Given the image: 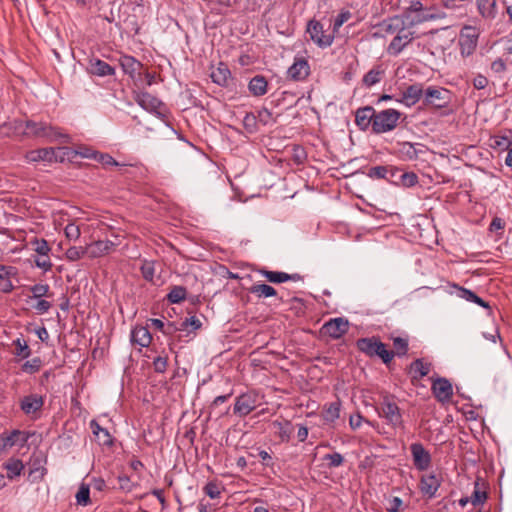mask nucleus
I'll list each match as a JSON object with an SVG mask.
<instances>
[{
	"label": "nucleus",
	"instance_id": "bf43d9fd",
	"mask_svg": "<svg viewBox=\"0 0 512 512\" xmlns=\"http://www.w3.org/2000/svg\"><path fill=\"white\" fill-rule=\"evenodd\" d=\"M323 460L328 461L329 468H336L344 463V457L338 452L326 454Z\"/></svg>",
	"mask_w": 512,
	"mask_h": 512
},
{
	"label": "nucleus",
	"instance_id": "37998d69",
	"mask_svg": "<svg viewBox=\"0 0 512 512\" xmlns=\"http://www.w3.org/2000/svg\"><path fill=\"white\" fill-rule=\"evenodd\" d=\"M411 370L418 375V378H423L430 373L431 364L424 362L422 359H416L411 364Z\"/></svg>",
	"mask_w": 512,
	"mask_h": 512
},
{
	"label": "nucleus",
	"instance_id": "2f4dec72",
	"mask_svg": "<svg viewBox=\"0 0 512 512\" xmlns=\"http://www.w3.org/2000/svg\"><path fill=\"white\" fill-rule=\"evenodd\" d=\"M29 438V435L20 430H13L8 436L0 438V441L4 444V449L9 446L12 447L18 442L24 445Z\"/></svg>",
	"mask_w": 512,
	"mask_h": 512
},
{
	"label": "nucleus",
	"instance_id": "0e129e2a",
	"mask_svg": "<svg viewBox=\"0 0 512 512\" xmlns=\"http://www.w3.org/2000/svg\"><path fill=\"white\" fill-rule=\"evenodd\" d=\"M204 492L207 496H209L211 499H216L220 496L221 490L218 485V483L214 481L208 482L204 487Z\"/></svg>",
	"mask_w": 512,
	"mask_h": 512
},
{
	"label": "nucleus",
	"instance_id": "7c9ffc66",
	"mask_svg": "<svg viewBox=\"0 0 512 512\" xmlns=\"http://www.w3.org/2000/svg\"><path fill=\"white\" fill-rule=\"evenodd\" d=\"M151 339L149 330L143 326L135 327L131 331V341L141 347L149 346Z\"/></svg>",
	"mask_w": 512,
	"mask_h": 512
},
{
	"label": "nucleus",
	"instance_id": "423d86ee",
	"mask_svg": "<svg viewBox=\"0 0 512 512\" xmlns=\"http://www.w3.org/2000/svg\"><path fill=\"white\" fill-rule=\"evenodd\" d=\"M479 33L473 26L462 28L459 36L460 53L463 57H468L474 53L478 44Z\"/></svg>",
	"mask_w": 512,
	"mask_h": 512
},
{
	"label": "nucleus",
	"instance_id": "f03ea898",
	"mask_svg": "<svg viewBox=\"0 0 512 512\" xmlns=\"http://www.w3.org/2000/svg\"><path fill=\"white\" fill-rule=\"evenodd\" d=\"M402 113L388 108L375 113L373 133L384 134L393 131L399 124Z\"/></svg>",
	"mask_w": 512,
	"mask_h": 512
},
{
	"label": "nucleus",
	"instance_id": "58836bf2",
	"mask_svg": "<svg viewBox=\"0 0 512 512\" xmlns=\"http://www.w3.org/2000/svg\"><path fill=\"white\" fill-rule=\"evenodd\" d=\"M187 290L183 286H173L166 298L171 304H178L186 299Z\"/></svg>",
	"mask_w": 512,
	"mask_h": 512
},
{
	"label": "nucleus",
	"instance_id": "13d9d810",
	"mask_svg": "<svg viewBox=\"0 0 512 512\" xmlns=\"http://www.w3.org/2000/svg\"><path fill=\"white\" fill-rule=\"evenodd\" d=\"M389 171V166H374L369 169L368 176L372 179H386Z\"/></svg>",
	"mask_w": 512,
	"mask_h": 512
},
{
	"label": "nucleus",
	"instance_id": "e433bc0d",
	"mask_svg": "<svg viewBox=\"0 0 512 512\" xmlns=\"http://www.w3.org/2000/svg\"><path fill=\"white\" fill-rule=\"evenodd\" d=\"M384 75V70L381 66H377L369 70L363 77L362 82L365 86L371 87L379 83Z\"/></svg>",
	"mask_w": 512,
	"mask_h": 512
},
{
	"label": "nucleus",
	"instance_id": "0eeeda50",
	"mask_svg": "<svg viewBox=\"0 0 512 512\" xmlns=\"http://www.w3.org/2000/svg\"><path fill=\"white\" fill-rule=\"evenodd\" d=\"M380 417L385 418L387 423L393 427L402 426V414L395 401L389 397H384L380 405Z\"/></svg>",
	"mask_w": 512,
	"mask_h": 512
},
{
	"label": "nucleus",
	"instance_id": "7ed1b4c3",
	"mask_svg": "<svg viewBox=\"0 0 512 512\" xmlns=\"http://www.w3.org/2000/svg\"><path fill=\"white\" fill-rule=\"evenodd\" d=\"M452 101V92L439 86H428L424 91L423 104L435 109L447 108Z\"/></svg>",
	"mask_w": 512,
	"mask_h": 512
},
{
	"label": "nucleus",
	"instance_id": "393cba45",
	"mask_svg": "<svg viewBox=\"0 0 512 512\" xmlns=\"http://www.w3.org/2000/svg\"><path fill=\"white\" fill-rule=\"evenodd\" d=\"M453 287L456 289V294L459 298L475 303L487 310H491L489 303L476 295L472 290L460 287L456 284L453 285Z\"/></svg>",
	"mask_w": 512,
	"mask_h": 512
},
{
	"label": "nucleus",
	"instance_id": "052dcab7",
	"mask_svg": "<svg viewBox=\"0 0 512 512\" xmlns=\"http://www.w3.org/2000/svg\"><path fill=\"white\" fill-rule=\"evenodd\" d=\"M351 18V12L348 10L341 11L333 21V32H338L342 25Z\"/></svg>",
	"mask_w": 512,
	"mask_h": 512
},
{
	"label": "nucleus",
	"instance_id": "8fccbe9b",
	"mask_svg": "<svg viewBox=\"0 0 512 512\" xmlns=\"http://www.w3.org/2000/svg\"><path fill=\"white\" fill-rule=\"evenodd\" d=\"M491 146L494 149L508 151L509 149L512 148V140L507 136L496 135V136L492 137Z\"/></svg>",
	"mask_w": 512,
	"mask_h": 512
},
{
	"label": "nucleus",
	"instance_id": "f704fd0d",
	"mask_svg": "<svg viewBox=\"0 0 512 512\" xmlns=\"http://www.w3.org/2000/svg\"><path fill=\"white\" fill-rule=\"evenodd\" d=\"M479 13L484 18H494L496 16V0H476Z\"/></svg>",
	"mask_w": 512,
	"mask_h": 512
},
{
	"label": "nucleus",
	"instance_id": "a878e982",
	"mask_svg": "<svg viewBox=\"0 0 512 512\" xmlns=\"http://www.w3.org/2000/svg\"><path fill=\"white\" fill-rule=\"evenodd\" d=\"M90 428L92 429V432L100 445L107 447L113 445V437L109 431L106 428L101 427L96 420H92L90 422Z\"/></svg>",
	"mask_w": 512,
	"mask_h": 512
},
{
	"label": "nucleus",
	"instance_id": "09e8293b",
	"mask_svg": "<svg viewBox=\"0 0 512 512\" xmlns=\"http://www.w3.org/2000/svg\"><path fill=\"white\" fill-rule=\"evenodd\" d=\"M140 271L142 277L148 281L153 282L155 275V262L150 260H143L142 265L140 267Z\"/></svg>",
	"mask_w": 512,
	"mask_h": 512
},
{
	"label": "nucleus",
	"instance_id": "a19ab883",
	"mask_svg": "<svg viewBox=\"0 0 512 512\" xmlns=\"http://www.w3.org/2000/svg\"><path fill=\"white\" fill-rule=\"evenodd\" d=\"M392 341H393V348H394L392 351L394 353V357L395 356H397V357L406 356L407 352H408V346H409L408 339L403 338V337H393Z\"/></svg>",
	"mask_w": 512,
	"mask_h": 512
},
{
	"label": "nucleus",
	"instance_id": "69168bd1",
	"mask_svg": "<svg viewBox=\"0 0 512 512\" xmlns=\"http://www.w3.org/2000/svg\"><path fill=\"white\" fill-rule=\"evenodd\" d=\"M501 57L512 67V39H506L502 42Z\"/></svg>",
	"mask_w": 512,
	"mask_h": 512
},
{
	"label": "nucleus",
	"instance_id": "c756f323",
	"mask_svg": "<svg viewBox=\"0 0 512 512\" xmlns=\"http://www.w3.org/2000/svg\"><path fill=\"white\" fill-rule=\"evenodd\" d=\"M230 77L231 72L223 63H220L219 66L211 72L212 81L219 86H228Z\"/></svg>",
	"mask_w": 512,
	"mask_h": 512
},
{
	"label": "nucleus",
	"instance_id": "49530a36",
	"mask_svg": "<svg viewBox=\"0 0 512 512\" xmlns=\"http://www.w3.org/2000/svg\"><path fill=\"white\" fill-rule=\"evenodd\" d=\"M84 256H87L86 247L72 246L65 252V257L70 262L80 260Z\"/></svg>",
	"mask_w": 512,
	"mask_h": 512
},
{
	"label": "nucleus",
	"instance_id": "4468645a",
	"mask_svg": "<svg viewBox=\"0 0 512 512\" xmlns=\"http://www.w3.org/2000/svg\"><path fill=\"white\" fill-rule=\"evenodd\" d=\"M376 110L372 106L358 108L355 112V124L361 131L370 127L373 130Z\"/></svg>",
	"mask_w": 512,
	"mask_h": 512
},
{
	"label": "nucleus",
	"instance_id": "680f3d73",
	"mask_svg": "<svg viewBox=\"0 0 512 512\" xmlns=\"http://www.w3.org/2000/svg\"><path fill=\"white\" fill-rule=\"evenodd\" d=\"M153 368L156 373H164L168 366V356L159 355L153 359Z\"/></svg>",
	"mask_w": 512,
	"mask_h": 512
},
{
	"label": "nucleus",
	"instance_id": "412c9836",
	"mask_svg": "<svg viewBox=\"0 0 512 512\" xmlns=\"http://www.w3.org/2000/svg\"><path fill=\"white\" fill-rule=\"evenodd\" d=\"M119 65L123 72L132 79L136 78L137 73L142 68V63L130 55H122L119 58Z\"/></svg>",
	"mask_w": 512,
	"mask_h": 512
},
{
	"label": "nucleus",
	"instance_id": "603ef678",
	"mask_svg": "<svg viewBox=\"0 0 512 512\" xmlns=\"http://www.w3.org/2000/svg\"><path fill=\"white\" fill-rule=\"evenodd\" d=\"M32 298L41 299L42 297L49 296L50 286L46 283H37L30 287Z\"/></svg>",
	"mask_w": 512,
	"mask_h": 512
},
{
	"label": "nucleus",
	"instance_id": "473e14b6",
	"mask_svg": "<svg viewBox=\"0 0 512 512\" xmlns=\"http://www.w3.org/2000/svg\"><path fill=\"white\" fill-rule=\"evenodd\" d=\"M273 427L277 430V435L281 442H288L293 433V426L290 421H274Z\"/></svg>",
	"mask_w": 512,
	"mask_h": 512
},
{
	"label": "nucleus",
	"instance_id": "2eb2a0df",
	"mask_svg": "<svg viewBox=\"0 0 512 512\" xmlns=\"http://www.w3.org/2000/svg\"><path fill=\"white\" fill-rule=\"evenodd\" d=\"M256 406V398L254 395L249 393L242 394L236 398L233 411L240 417H244L255 410Z\"/></svg>",
	"mask_w": 512,
	"mask_h": 512
},
{
	"label": "nucleus",
	"instance_id": "79ce46f5",
	"mask_svg": "<svg viewBox=\"0 0 512 512\" xmlns=\"http://www.w3.org/2000/svg\"><path fill=\"white\" fill-rule=\"evenodd\" d=\"M76 503L81 506H87L91 503L90 500V485L81 483L75 495Z\"/></svg>",
	"mask_w": 512,
	"mask_h": 512
},
{
	"label": "nucleus",
	"instance_id": "a211bd4d",
	"mask_svg": "<svg viewBox=\"0 0 512 512\" xmlns=\"http://www.w3.org/2000/svg\"><path fill=\"white\" fill-rule=\"evenodd\" d=\"M134 99L140 107L149 112H156L162 105L157 97L146 91L136 92Z\"/></svg>",
	"mask_w": 512,
	"mask_h": 512
},
{
	"label": "nucleus",
	"instance_id": "4d7b16f0",
	"mask_svg": "<svg viewBox=\"0 0 512 512\" xmlns=\"http://www.w3.org/2000/svg\"><path fill=\"white\" fill-rule=\"evenodd\" d=\"M13 344L16 346L15 355L21 358H28L31 354V350L27 345L26 341L17 338Z\"/></svg>",
	"mask_w": 512,
	"mask_h": 512
},
{
	"label": "nucleus",
	"instance_id": "3c124183",
	"mask_svg": "<svg viewBox=\"0 0 512 512\" xmlns=\"http://www.w3.org/2000/svg\"><path fill=\"white\" fill-rule=\"evenodd\" d=\"M34 265L43 270L44 272H48L52 269V261L50 258V253H46V256H42L41 254H36L34 256Z\"/></svg>",
	"mask_w": 512,
	"mask_h": 512
},
{
	"label": "nucleus",
	"instance_id": "338daca9",
	"mask_svg": "<svg viewBox=\"0 0 512 512\" xmlns=\"http://www.w3.org/2000/svg\"><path fill=\"white\" fill-rule=\"evenodd\" d=\"M402 505H403L402 499L400 497L394 496L389 500L386 510H387V512H402L401 511Z\"/></svg>",
	"mask_w": 512,
	"mask_h": 512
},
{
	"label": "nucleus",
	"instance_id": "cd10ccee",
	"mask_svg": "<svg viewBox=\"0 0 512 512\" xmlns=\"http://www.w3.org/2000/svg\"><path fill=\"white\" fill-rule=\"evenodd\" d=\"M422 147L419 143L402 142L399 143L398 153L404 160H414L422 152Z\"/></svg>",
	"mask_w": 512,
	"mask_h": 512
},
{
	"label": "nucleus",
	"instance_id": "1a4fd4ad",
	"mask_svg": "<svg viewBox=\"0 0 512 512\" xmlns=\"http://www.w3.org/2000/svg\"><path fill=\"white\" fill-rule=\"evenodd\" d=\"M431 391L436 400L440 403H448L453 396V386L444 377H437L432 380Z\"/></svg>",
	"mask_w": 512,
	"mask_h": 512
},
{
	"label": "nucleus",
	"instance_id": "c85d7f7f",
	"mask_svg": "<svg viewBox=\"0 0 512 512\" xmlns=\"http://www.w3.org/2000/svg\"><path fill=\"white\" fill-rule=\"evenodd\" d=\"M268 82L262 75H256L249 81L248 89L253 96L260 97L267 93Z\"/></svg>",
	"mask_w": 512,
	"mask_h": 512
},
{
	"label": "nucleus",
	"instance_id": "774afa93",
	"mask_svg": "<svg viewBox=\"0 0 512 512\" xmlns=\"http://www.w3.org/2000/svg\"><path fill=\"white\" fill-rule=\"evenodd\" d=\"M51 306L52 304L49 301L44 299H38L37 303L32 307L37 314H45L50 310Z\"/></svg>",
	"mask_w": 512,
	"mask_h": 512
},
{
	"label": "nucleus",
	"instance_id": "20e7f679",
	"mask_svg": "<svg viewBox=\"0 0 512 512\" xmlns=\"http://www.w3.org/2000/svg\"><path fill=\"white\" fill-rule=\"evenodd\" d=\"M306 33L309 34L310 40L320 48H327L334 41V36L327 34L324 31L323 24L316 19H311L307 22Z\"/></svg>",
	"mask_w": 512,
	"mask_h": 512
},
{
	"label": "nucleus",
	"instance_id": "6e6552de",
	"mask_svg": "<svg viewBox=\"0 0 512 512\" xmlns=\"http://www.w3.org/2000/svg\"><path fill=\"white\" fill-rule=\"evenodd\" d=\"M25 127L27 129V134L33 135L35 137H43L48 140H54L58 137L64 136L58 132L55 127H52L46 122L27 121Z\"/></svg>",
	"mask_w": 512,
	"mask_h": 512
},
{
	"label": "nucleus",
	"instance_id": "f3484780",
	"mask_svg": "<svg viewBox=\"0 0 512 512\" xmlns=\"http://www.w3.org/2000/svg\"><path fill=\"white\" fill-rule=\"evenodd\" d=\"M85 247L89 258H99L109 254L114 249L115 244L110 240H98Z\"/></svg>",
	"mask_w": 512,
	"mask_h": 512
},
{
	"label": "nucleus",
	"instance_id": "ea45409f",
	"mask_svg": "<svg viewBox=\"0 0 512 512\" xmlns=\"http://www.w3.org/2000/svg\"><path fill=\"white\" fill-rule=\"evenodd\" d=\"M29 245L36 254H41L42 256H46V253L51 252V247L43 238L34 237L30 240Z\"/></svg>",
	"mask_w": 512,
	"mask_h": 512
},
{
	"label": "nucleus",
	"instance_id": "72a5a7b5",
	"mask_svg": "<svg viewBox=\"0 0 512 512\" xmlns=\"http://www.w3.org/2000/svg\"><path fill=\"white\" fill-rule=\"evenodd\" d=\"M250 293L258 298H269L277 296V291L274 287L265 283H256L249 289Z\"/></svg>",
	"mask_w": 512,
	"mask_h": 512
},
{
	"label": "nucleus",
	"instance_id": "e2e57ef3",
	"mask_svg": "<svg viewBox=\"0 0 512 512\" xmlns=\"http://www.w3.org/2000/svg\"><path fill=\"white\" fill-rule=\"evenodd\" d=\"M64 233H65V236L70 240V241H76L79 239L80 235H81V231H80V228L79 226H77L76 224L74 223H69L66 225L65 229H64Z\"/></svg>",
	"mask_w": 512,
	"mask_h": 512
},
{
	"label": "nucleus",
	"instance_id": "c9c22d12",
	"mask_svg": "<svg viewBox=\"0 0 512 512\" xmlns=\"http://www.w3.org/2000/svg\"><path fill=\"white\" fill-rule=\"evenodd\" d=\"M341 403L339 400L329 403L324 407L323 419L326 422H334L340 416Z\"/></svg>",
	"mask_w": 512,
	"mask_h": 512
},
{
	"label": "nucleus",
	"instance_id": "f257e3e1",
	"mask_svg": "<svg viewBox=\"0 0 512 512\" xmlns=\"http://www.w3.org/2000/svg\"><path fill=\"white\" fill-rule=\"evenodd\" d=\"M356 346L368 357H379L384 364H389L394 358L393 351L388 350L386 345L374 336L358 339Z\"/></svg>",
	"mask_w": 512,
	"mask_h": 512
},
{
	"label": "nucleus",
	"instance_id": "39448f33",
	"mask_svg": "<svg viewBox=\"0 0 512 512\" xmlns=\"http://www.w3.org/2000/svg\"><path fill=\"white\" fill-rule=\"evenodd\" d=\"M45 403V397L37 393H31L23 398L19 402L21 411L33 420L40 417L42 408Z\"/></svg>",
	"mask_w": 512,
	"mask_h": 512
},
{
	"label": "nucleus",
	"instance_id": "5701e85b",
	"mask_svg": "<svg viewBox=\"0 0 512 512\" xmlns=\"http://www.w3.org/2000/svg\"><path fill=\"white\" fill-rule=\"evenodd\" d=\"M380 30L386 35H393L399 33L406 27L405 20L400 16L390 17L384 20L380 25Z\"/></svg>",
	"mask_w": 512,
	"mask_h": 512
},
{
	"label": "nucleus",
	"instance_id": "864d4df0",
	"mask_svg": "<svg viewBox=\"0 0 512 512\" xmlns=\"http://www.w3.org/2000/svg\"><path fill=\"white\" fill-rule=\"evenodd\" d=\"M418 183V177L413 172H404L401 170L399 181L397 185H402L404 187H413Z\"/></svg>",
	"mask_w": 512,
	"mask_h": 512
},
{
	"label": "nucleus",
	"instance_id": "dca6fc26",
	"mask_svg": "<svg viewBox=\"0 0 512 512\" xmlns=\"http://www.w3.org/2000/svg\"><path fill=\"white\" fill-rule=\"evenodd\" d=\"M288 76L295 80H304L310 74V66L304 57H295L293 64L288 68Z\"/></svg>",
	"mask_w": 512,
	"mask_h": 512
},
{
	"label": "nucleus",
	"instance_id": "4be33fe9",
	"mask_svg": "<svg viewBox=\"0 0 512 512\" xmlns=\"http://www.w3.org/2000/svg\"><path fill=\"white\" fill-rule=\"evenodd\" d=\"M2 271H0V291L3 293H10L14 290V285L11 281V278L16 276L17 270L13 266H0Z\"/></svg>",
	"mask_w": 512,
	"mask_h": 512
},
{
	"label": "nucleus",
	"instance_id": "b1692460",
	"mask_svg": "<svg viewBox=\"0 0 512 512\" xmlns=\"http://www.w3.org/2000/svg\"><path fill=\"white\" fill-rule=\"evenodd\" d=\"M89 72L99 77L113 76L115 68L100 59H93L89 64Z\"/></svg>",
	"mask_w": 512,
	"mask_h": 512
},
{
	"label": "nucleus",
	"instance_id": "6ab92c4d",
	"mask_svg": "<svg viewBox=\"0 0 512 512\" xmlns=\"http://www.w3.org/2000/svg\"><path fill=\"white\" fill-rule=\"evenodd\" d=\"M26 159L28 162H48L52 163L57 161L56 149L54 148H40L27 152Z\"/></svg>",
	"mask_w": 512,
	"mask_h": 512
},
{
	"label": "nucleus",
	"instance_id": "9b49d317",
	"mask_svg": "<svg viewBox=\"0 0 512 512\" xmlns=\"http://www.w3.org/2000/svg\"><path fill=\"white\" fill-rule=\"evenodd\" d=\"M413 464L419 471L427 470L431 465V455L422 443L415 442L410 445Z\"/></svg>",
	"mask_w": 512,
	"mask_h": 512
},
{
	"label": "nucleus",
	"instance_id": "6e6d98bb",
	"mask_svg": "<svg viewBox=\"0 0 512 512\" xmlns=\"http://www.w3.org/2000/svg\"><path fill=\"white\" fill-rule=\"evenodd\" d=\"M41 365H42V360L39 357H35L31 360L26 361L22 365L21 369L25 373L34 374L40 370Z\"/></svg>",
	"mask_w": 512,
	"mask_h": 512
},
{
	"label": "nucleus",
	"instance_id": "de8ad7c7",
	"mask_svg": "<svg viewBox=\"0 0 512 512\" xmlns=\"http://www.w3.org/2000/svg\"><path fill=\"white\" fill-rule=\"evenodd\" d=\"M491 71L500 77L508 70L512 69L510 64L505 61L501 56L495 59L490 65Z\"/></svg>",
	"mask_w": 512,
	"mask_h": 512
},
{
	"label": "nucleus",
	"instance_id": "ddd939ff",
	"mask_svg": "<svg viewBox=\"0 0 512 512\" xmlns=\"http://www.w3.org/2000/svg\"><path fill=\"white\" fill-rule=\"evenodd\" d=\"M348 328H349L348 320H346L342 317H337V318L330 319L328 322H326L323 325L322 330L329 337H331L333 339H339L344 334H346V332L348 331Z\"/></svg>",
	"mask_w": 512,
	"mask_h": 512
},
{
	"label": "nucleus",
	"instance_id": "f8f14e48",
	"mask_svg": "<svg viewBox=\"0 0 512 512\" xmlns=\"http://www.w3.org/2000/svg\"><path fill=\"white\" fill-rule=\"evenodd\" d=\"M423 85L421 83H414L406 87L402 92L400 98L395 99L396 102L403 104L406 107H412L421 98L424 99Z\"/></svg>",
	"mask_w": 512,
	"mask_h": 512
},
{
	"label": "nucleus",
	"instance_id": "a18cd8bd",
	"mask_svg": "<svg viewBox=\"0 0 512 512\" xmlns=\"http://www.w3.org/2000/svg\"><path fill=\"white\" fill-rule=\"evenodd\" d=\"M261 273L271 283L289 281V274L286 272L262 270Z\"/></svg>",
	"mask_w": 512,
	"mask_h": 512
},
{
	"label": "nucleus",
	"instance_id": "5fc2aeb1",
	"mask_svg": "<svg viewBox=\"0 0 512 512\" xmlns=\"http://www.w3.org/2000/svg\"><path fill=\"white\" fill-rule=\"evenodd\" d=\"M151 325L155 329L160 330L165 335H170L177 330L173 323H168L167 325H165L162 320L157 318L151 319Z\"/></svg>",
	"mask_w": 512,
	"mask_h": 512
},
{
	"label": "nucleus",
	"instance_id": "4c0bfd02",
	"mask_svg": "<svg viewBox=\"0 0 512 512\" xmlns=\"http://www.w3.org/2000/svg\"><path fill=\"white\" fill-rule=\"evenodd\" d=\"M3 466L7 470V477L9 479L19 476L24 469L22 461L15 458L9 459Z\"/></svg>",
	"mask_w": 512,
	"mask_h": 512
},
{
	"label": "nucleus",
	"instance_id": "aec40b11",
	"mask_svg": "<svg viewBox=\"0 0 512 512\" xmlns=\"http://www.w3.org/2000/svg\"><path fill=\"white\" fill-rule=\"evenodd\" d=\"M440 487V481L434 474L423 475L420 480V490L429 499L434 498Z\"/></svg>",
	"mask_w": 512,
	"mask_h": 512
},
{
	"label": "nucleus",
	"instance_id": "c03bdc74",
	"mask_svg": "<svg viewBox=\"0 0 512 512\" xmlns=\"http://www.w3.org/2000/svg\"><path fill=\"white\" fill-rule=\"evenodd\" d=\"M86 157L94 158L98 162H100L104 167H110V166H123V164H120L117 162L111 155L107 153H99L94 152L91 155H85Z\"/></svg>",
	"mask_w": 512,
	"mask_h": 512
},
{
	"label": "nucleus",
	"instance_id": "9d476101",
	"mask_svg": "<svg viewBox=\"0 0 512 512\" xmlns=\"http://www.w3.org/2000/svg\"><path fill=\"white\" fill-rule=\"evenodd\" d=\"M414 39V32L410 27H405L397 33L388 46V53L397 56Z\"/></svg>",
	"mask_w": 512,
	"mask_h": 512
},
{
	"label": "nucleus",
	"instance_id": "bb28decb",
	"mask_svg": "<svg viewBox=\"0 0 512 512\" xmlns=\"http://www.w3.org/2000/svg\"><path fill=\"white\" fill-rule=\"evenodd\" d=\"M487 486L486 483L478 478L474 483V490L470 496L471 504L473 506H479L485 503L487 500Z\"/></svg>",
	"mask_w": 512,
	"mask_h": 512
}]
</instances>
